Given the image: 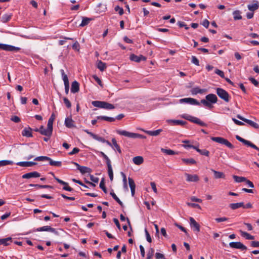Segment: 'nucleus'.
Wrapping results in <instances>:
<instances>
[{"instance_id":"nucleus-1","label":"nucleus","mask_w":259,"mask_h":259,"mask_svg":"<svg viewBox=\"0 0 259 259\" xmlns=\"http://www.w3.org/2000/svg\"><path fill=\"white\" fill-rule=\"evenodd\" d=\"M218 101V98L215 94H209L206 96L205 100L202 99L201 100V103H202L204 106L211 109L213 107L212 104H215Z\"/></svg>"},{"instance_id":"nucleus-2","label":"nucleus","mask_w":259,"mask_h":259,"mask_svg":"<svg viewBox=\"0 0 259 259\" xmlns=\"http://www.w3.org/2000/svg\"><path fill=\"white\" fill-rule=\"evenodd\" d=\"M116 132L121 136H124L125 137H127L128 138H131L133 139L136 138H140V139H145L146 137L144 135L138 134V133H131L124 130H117L116 131Z\"/></svg>"},{"instance_id":"nucleus-3","label":"nucleus","mask_w":259,"mask_h":259,"mask_svg":"<svg viewBox=\"0 0 259 259\" xmlns=\"http://www.w3.org/2000/svg\"><path fill=\"white\" fill-rule=\"evenodd\" d=\"M92 104L94 107L108 110L113 109L115 108L113 104L104 101H94L92 102Z\"/></svg>"},{"instance_id":"nucleus-4","label":"nucleus","mask_w":259,"mask_h":259,"mask_svg":"<svg viewBox=\"0 0 259 259\" xmlns=\"http://www.w3.org/2000/svg\"><path fill=\"white\" fill-rule=\"evenodd\" d=\"M211 140L214 142L226 146L230 149H233L234 146L227 139L220 137H211Z\"/></svg>"},{"instance_id":"nucleus-5","label":"nucleus","mask_w":259,"mask_h":259,"mask_svg":"<svg viewBox=\"0 0 259 259\" xmlns=\"http://www.w3.org/2000/svg\"><path fill=\"white\" fill-rule=\"evenodd\" d=\"M182 117L185 119H187L192 122L196 123L201 126H207V124L202 121H201L199 118L192 116L188 114H185L182 115Z\"/></svg>"},{"instance_id":"nucleus-6","label":"nucleus","mask_w":259,"mask_h":259,"mask_svg":"<svg viewBox=\"0 0 259 259\" xmlns=\"http://www.w3.org/2000/svg\"><path fill=\"white\" fill-rule=\"evenodd\" d=\"M216 93L218 96L224 101L226 102H229L230 97L226 91L222 88H217L216 89Z\"/></svg>"},{"instance_id":"nucleus-7","label":"nucleus","mask_w":259,"mask_h":259,"mask_svg":"<svg viewBox=\"0 0 259 259\" xmlns=\"http://www.w3.org/2000/svg\"><path fill=\"white\" fill-rule=\"evenodd\" d=\"M21 48L19 47H15L10 45L4 44H0V50H4L9 52H18L20 51Z\"/></svg>"},{"instance_id":"nucleus-8","label":"nucleus","mask_w":259,"mask_h":259,"mask_svg":"<svg viewBox=\"0 0 259 259\" xmlns=\"http://www.w3.org/2000/svg\"><path fill=\"white\" fill-rule=\"evenodd\" d=\"M50 174H51L53 177H54V179L58 182L59 183V184H61V185H64V187H63V189L65 190V191H69V192H71L73 190V189L71 188L70 187H69L68 186V184L60 179H59V178H58L57 177H56L55 175V174L52 172H50Z\"/></svg>"},{"instance_id":"nucleus-9","label":"nucleus","mask_w":259,"mask_h":259,"mask_svg":"<svg viewBox=\"0 0 259 259\" xmlns=\"http://www.w3.org/2000/svg\"><path fill=\"white\" fill-rule=\"evenodd\" d=\"M34 231H48L53 233L57 235H59V233L58 231L56 230V229L52 228L51 226H45L42 227L38 228L36 230H34L33 231V232Z\"/></svg>"},{"instance_id":"nucleus-10","label":"nucleus","mask_w":259,"mask_h":259,"mask_svg":"<svg viewBox=\"0 0 259 259\" xmlns=\"http://www.w3.org/2000/svg\"><path fill=\"white\" fill-rule=\"evenodd\" d=\"M72 163L74 164L76 167L77 169L79 170V171L82 174H84L86 173H91L92 171V170L90 167L84 166H80L78 163L75 162H72Z\"/></svg>"},{"instance_id":"nucleus-11","label":"nucleus","mask_w":259,"mask_h":259,"mask_svg":"<svg viewBox=\"0 0 259 259\" xmlns=\"http://www.w3.org/2000/svg\"><path fill=\"white\" fill-rule=\"evenodd\" d=\"M106 160V163L108 169V174L111 181H112L113 180V172L112 170V167L111 165V162L108 156L105 158Z\"/></svg>"},{"instance_id":"nucleus-12","label":"nucleus","mask_w":259,"mask_h":259,"mask_svg":"<svg viewBox=\"0 0 259 259\" xmlns=\"http://www.w3.org/2000/svg\"><path fill=\"white\" fill-rule=\"evenodd\" d=\"M106 160V163L108 169V174L111 181H112L113 180V172L112 170V167L111 165V162L108 156L105 158Z\"/></svg>"},{"instance_id":"nucleus-13","label":"nucleus","mask_w":259,"mask_h":259,"mask_svg":"<svg viewBox=\"0 0 259 259\" xmlns=\"http://www.w3.org/2000/svg\"><path fill=\"white\" fill-rule=\"evenodd\" d=\"M230 247L236 249H240L241 250H247V247L240 242H231L229 243Z\"/></svg>"},{"instance_id":"nucleus-14","label":"nucleus","mask_w":259,"mask_h":259,"mask_svg":"<svg viewBox=\"0 0 259 259\" xmlns=\"http://www.w3.org/2000/svg\"><path fill=\"white\" fill-rule=\"evenodd\" d=\"M180 103H189L191 105H199L200 103L197 101L196 99L191 98H183L180 100Z\"/></svg>"},{"instance_id":"nucleus-15","label":"nucleus","mask_w":259,"mask_h":259,"mask_svg":"<svg viewBox=\"0 0 259 259\" xmlns=\"http://www.w3.org/2000/svg\"><path fill=\"white\" fill-rule=\"evenodd\" d=\"M186 177V181L189 182H197L199 180V178L197 175H190L188 173H185Z\"/></svg>"},{"instance_id":"nucleus-16","label":"nucleus","mask_w":259,"mask_h":259,"mask_svg":"<svg viewBox=\"0 0 259 259\" xmlns=\"http://www.w3.org/2000/svg\"><path fill=\"white\" fill-rule=\"evenodd\" d=\"M190 224L193 230L197 232L200 231V225L196 222L194 218L190 217Z\"/></svg>"},{"instance_id":"nucleus-17","label":"nucleus","mask_w":259,"mask_h":259,"mask_svg":"<svg viewBox=\"0 0 259 259\" xmlns=\"http://www.w3.org/2000/svg\"><path fill=\"white\" fill-rule=\"evenodd\" d=\"M64 124L65 125L69 128H72L74 127H76L75 124V121L73 120L72 118L70 117H67L65 119L64 121Z\"/></svg>"},{"instance_id":"nucleus-18","label":"nucleus","mask_w":259,"mask_h":259,"mask_svg":"<svg viewBox=\"0 0 259 259\" xmlns=\"http://www.w3.org/2000/svg\"><path fill=\"white\" fill-rule=\"evenodd\" d=\"M130 59L131 61L136 62H140L141 60L145 61L146 60V58L143 55L137 56L134 54L130 55Z\"/></svg>"},{"instance_id":"nucleus-19","label":"nucleus","mask_w":259,"mask_h":259,"mask_svg":"<svg viewBox=\"0 0 259 259\" xmlns=\"http://www.w3.org/2000/svg\"><path fill=\"white\" fill-rule=\"evenodd\" d=\"M40 176V174L37 171H32L26 173L22 177L23 179H30L32 178H38Z\"/></svg>"},{"instance_id":"nucleus-20","label":"nucleus","mask_w":259,"mask_h":259,"mask_svg":"<svg viewBox=\"0 0 259 259\" xmlns=\"http://www.w3.org/2000/svg\"><path fill=\"white\" fill-rule=\"evenodd\" d=\"M16 164L23 167H30L36 165L37 163L33 161H21L17 162Z\"/></svg>"},{"instance_id":"nucleus-21","label":"nucleus","mask_w":259,"mask_h":259,"mask_svg":"<svg viewBox=\"0 0 259 259\" xmlns=\"http://www.w3.org/2000/svg\"><path fill=\"white\" fill-rule=\"evenodd\" d=\"M32 128L28 126V127H25L23 130L22 131V135L24 137H32Z\"/></svg>"},{"instance_id":"nucleus-22","label":"nucleus","mask_w":259,"mask_h":259,"mask_svg":"<svg viewBox=\"0 0 259 259\" xmlns=\"http://www.w3.org/2000/svg\"><path fill=\"white\" fill-rule=\"evenodd\" d=\"M128 184L131 190V194L133 196H134L135 193L136 185L134 180L130 178H128Z\"/></svg>"},{"instance_id":"nucleus-23","label":"nucleus","mask_w":259,"mask_h":259,"mask_svg":"<svg viewBox=\"0 0 259 259\" xmlns=\"http://www.w3.org/2000/svg\"><path fill=\"white\" fill-rule=\"evenodd\" d=\"M79 91V83L75 80L72 82L71 87V92L72 93H77Z\"/></svg>"},{"instance_id":"nucleus-24","label":"nucleus","mask_w":259,"mask_h":259,"mask_svg":"<svg viewBox=\"0 0 259 259\" xmlns=\"http://www.w3.org/2000/svg\"><path fill=\"white\" fill-rule=\"evenodd\" d=\"M207 92V90L205 89H201L199 87L193 88L191 90V92L192 95H197V94H203Z\"/></svg>"},{"instance_id":"nucleus-25","label":"nucleus","mask_w":259,"mask_h":259,"mask_svg":"<svg viewBox=\"0 0 259 259\" xmlns=\"http://www.w3.org/2000/svg\"><path fill=\"white\" fill-rule=\"evenodd\" d=\"M39 133L41 135L47 137H51L52 135V134L49 131H48L47 128L45 129L43 125H41L40 126Z\"/></svg>"},{"instance_id":"nucleus-26","label":"nucleus","mask_w":259,"mask_h":259,"mask_svg":"<svg viewBox=\"0 0 259 259\" xmlns=\"http://www.w3.org/2000/svg\"><path fill=\"white\" fill-rule=\"evenodd\" d=\"M253 2L254 3L253 4L247 6L248 10L252 12H254L259 8L258 2L257 1H253Z\"/></svg>"},{"instance_id":"nucleus-27","label":"nucleus","mask_w":259,"mask_h":259,"mask_svg":"<svg viewBox=\"0 0 259 259\" xmlns=\"http://www.w3.org/2000/svg\"><path fill=\"white\" fill-rule=\"evenodd\" d=\"M168 123H172V125H184L187 122L184 120L170 119L167 121Z\"/></svg>"},{"instance_id":"nucleus-28","label":"nucleus","mask_w":259,"mask_h":259,"mask_svg":"<svg viewBox=\"0 0 259 259\" xmlns=\"http://www.w3.org/2000/svg\"><path fill=\"white\" fill-rule=\"evenodd\" d=\"M211 170L214 174L215 179L225 178V175L223 172L218 171L213 169H211Z\"/></svg>"},{"instance_id":"nucleus-29","label":"nucleus","mask_w":259,"mask_h":259,"mask_svg":"<svg viewBox=\"0 0 259 259\" xmlns=\"http://www.w3.org/2000/svg\"><path fill=\"white\" fill-rule=\"evenodd\" d=\"M143 131L148 134L150 136H156L160 134V133L162 131V130L161 129H158L156 131H145L143 130Z\"/></svg>"},{"instance_id":"nucleus-30","label":"nucleus","mask_w":259,"mask_h":259,"mask_svg":"<svg viewBox=\"0 0 259 259\" xmlns=\"http://www.w3.org/2000/svg\"><path fill=\"white\" fill-rule=\"evenodd\" d=\"M12 242V238L11 237H8L6 238L0 239V245H4V246H8L10 244L9 242Z\"/></svg>"},{"instance_id":"nucleus-31","label":"nucleus","mask_w":259,"mask_h":259,"mask_svg":"<svg viewBox=\"0 0 259 259\" xmlns=\"http://www.w3.org/2000/svg\"><path fill=\"white\" fill-rule=\"evenodd\" d=\"M243 206H244V203L242 202L231 203L229 205V207L233 210L236 209L240 207H243Z\"/></svg>"},{"instance_id":"nucleus-32","label":"nucleus","mask_w":259,"mask_h":259,"mask_svg":"<svg viewBox=\"0 0 259 259\" xmlns=\"http://www.w3.org/2000/svg\"><path fill=\"white\" fill-rule=\"evenodd\" d=\"M133 161L136 165H140L144 162V159L142 156H138L133 158Z\"/></svg>"},{"instance_id":"nucleus-33","label":"nucleus","mask_w":259,"mask_h":259,"mask_svg":"<svg viewBox=\"0 0 259 259\" xmlns=\"http://www.w3.org/2000/svg\"><path fill=\"white\" fill-rule=\"evenodd\" d=\"M240 234L242 237L245 238L247 240H253L254 239V237L252 235H250L249 233L243 231L242 230L239 231Z\"/></svg>"},{"instance_id":"nucleus-34","label":"nucleus","mask_w":259,"mask_h":259,"mask_svg":"<svg viewBox=\"0 0 259 259\" xmlns=\"http://www.w3.org/2000/svg\"><path fill=\"white\" fill-rule=\"evenodd\" d=\"M47 161H49V164L52 166H55L57 167H60L62 165L61 161H54L51 158L48 157Z\"/></svg>"},{"instance_id":"nucleus-35","label":"nucleus","mask_w":259,"mask_h":259,"mask_svg":"<svg viewBox=\"0 0 259 259\" xmlns=\"http://www.w3.org/2000/svg\"><path fill=\"white\" fill-rule=\"evenodd\" d=\"M182 161L187 165L195 164L196 161L193 158H182Z\"/></svg>"},{"instance_id":"nucleus-36","label":"nucleus","mask_w":259,"mask_h":259,"mask_svg":"<svg viewBox=\"0 0 259 259\" xmlns=\"http://www.w3.org/2000/svg\"><path fill=\"white\" fill-rule=\"evenodd\" d=\"M12 16V14H5L3 15L1 17V21L3 23H6L10 21Z\"/></svg>"},{"instance_id":"nucleus-37","label":"nucleus","mask_w":259,"mask_h":259,"mask_svg":"<svg viewBox=\"0 0 259 259\" xmlns=\"http://www.w3.org/2000/svg\"><path fill=\"white\" fill-rule=\"evenodd\" d=\"M97 119H101L109 122H113L115 120V118L113 117H110L106 116H98L97 117Z\"/></svg>"},{"instance_id":"nucleus-38","label":"nucleus","mask_w":259,"mask_h":259,"mask_svg":"<svg viewBox=\"0 0 259 259\" xmlns=\"http://www.w3.org/2000/svg\"><path fill=\"white\" fill-rule=\"evenodd\" d=\"M110 194L111 195L112 198L121 206L123 207V203L120 201V200L118 198V197L114 193L113 190H112L110 192Z\"/></svg>"},{"instance_id":"nucleus-39","label":"nucleus","mask_w":259,"mask_h":259,"mask_svg":"<svg viewBox=\"0 0 259 259\" xmlns=\"http://www.w3.org/2000/svg\"><path fill=\"white\" fill-rule=\"evenodd\" d=\"M97 67L101 71H103L106 68V64L105 63L99 60L97 62Z\"/></svg>"},{"instance_id":"nucleus-40","label":"nucleus","mask_w":259,"mask_h":259,"mask_svg":"<svg viewBox=\"0 0 259 259\" xmlns=\"http://www.w3.org/2000/svg\"><path fill=\"white\" fill-rule=\"evenodd\" d=\"M161 151L163 153H164L167 155H169L178 154V152H175V151L171 150V149H164V148H161Z\"/></svg>"},{"instance_id":"nucleus-41","label":"nucleus","mask_w":259,"mask_h":259,"mask_svg":"<svg viewBox=\"0 0 259 259\" xmlns=\"http://www.w3.org/2000/svg\"><path fill=\"white\" fill-rule=\"evenodd\" d=\"M233 18L235 20H240L242 19L241 12L239 10H236L233 13Z\"/></svg>"},{"instance_id":"nucleus-42","label":"nucleus","mask_w":259,"mask_h":259,"mask_svg":"<svg viewBox=\"0 0 259 259\" xmlns=\"http://www.w3.org/2000/svg\"><path fill=\"white\" fill-rule=\"evenodd\" d=\"M60 71H61V73L62 79L64 81V84H68V83H69V80H68V76L65 73L64 70L61 69L60 70Z\"/></svg>"},{"instance_id":"nucleus-43","label":"nucleus","mask_w":259,"mask_h":259,"mask_svg":"<svg viewBox=\"0 0 259 259\" xmlns=\"http://www.w3.org/2000/svg\"><path fill=\"white\" fill-rule=\"evenodd\" d=\"M92 20V19L87 17H82V20L80 26L83 27L88 25L90 22Z\"/></svg>"},{"instance_id":"nucleus-44","label":"nucleus","mask_w":259,"mask_h":259,"mask_svg":"<svg viewBox=\"0 0 259 259\" xmlns=\"http://www.w3.org/2000/svg\"><path fill=\"white\" fill-rule=\"evenodd\" d=\"M245 122L250 125L251 126L254 127V128L257 129L259 128V125L257 123L254 122V121L251 120L247 119V120H246Z\"/></svg>"},{"instance_id":"nucleus-45","label":"nucleus","mask_w":259,"mask_h":259,"mask_svg":"<svg viewBox=\"0 0 259 259\" xmlns=\"http://www.w3.org/2000/svg\"><path fill=\"white\" fill-rule=\"evenodd\" d=\"M233 178L235 182L237 183L243 182L246 181V178L243 177H239L237 176H233Z\"/></svg>"},{"instance_id":"nucleus-46","label":"nucleus","mask_w":259,"mask_h":259,"mask_svg":"<svg viewBox=\"0 0 259 259\" xmlns=\"http://www.w3.org/2000/svg\"><path fill=\"white\" fill-rule=\"evenodd\" d=\"M100 188L105 193H107V189L105 187L104 179L103 178L100 183Z\"/></svg>"},{"instance_id":"nucleus-47","label":"nucleus","mask_w":259,"mask_h":259,"mask_svg":"<svg viewBox=\"0 0 259 259\" xmlns=\"http://www.w3.org/2000/svg\"><path fill=\"white\" fill-rule=\"evenodd\" d=\"M13 161L8 160H3L0 161V167L7 165H11L13 164Z\"/></svg>"},{"instance_id":"nucleus-48","label":"nucleus","mask_w":259,"mask_h":259,"mask_svg":"<svg viewBox=\"0 0 259 259\" xmlns=\"http://www.w3.org/2000/svg\"><path fill=\"white\" fill-rule=\"evenodd\" d=\"M120 174H121V176L122 177V181H123V183L124 188H125L126 189H127L128 188H127V185L126 177L125 175L123 172H121Z\"/></svg>"},{"instance_id":"nucleus-49","label":"nucleus","mask_w":259,"mask_h":259,"mask_svg":"<svg viewBox=\"0 0 259 259\" xmlns=\"http://www.w3.org/2000/svg\"><path fill=\"white\" fill-rule=\"evenodd\" d=\"M154 252V249L153 248H150L147 254L146 258L151 259L153 255Z\"/></svg>"},{"instance_id":"nucleus-50","label":"nucleus","mask_w":259,"mask_h":259,"mask_svg":"<svg viewBox=\"0 0 259 259\" xmlns=\"http://www.w3.org/2000/svg\"><path fill=\"white\" fill-rule=\"evenodd\" d=\"M245 145L247 146H249V147H250L257 151H259V148L257 147L256 145H255L254 144L252 143L251 142L248 141L246 143V144H245Z\"/></svg>"},{"instance_id":"nucleus-51","label":"nucleus","mask_w":259,"mask_h":259,"mask_svg":"<svg viewBox=\"0 0 259 259\" xmlns=\"http://www.w3.org/2000/svg\"><path fill=\"white\" fill-rule=\"evenodd\" d=\"M63 101L67 108H71V103L67 98H66V97L63 98Z\"/></svg>"},{"instance_id":"nucleus-52","label":"nucleus","mask_w":259,"mask_h":259,"mask_svg":"<svg viewBox=\"0 0 259 259\" xmlns=\"http://www.w3.org/2000/svg\"><path fill=\"white\" fill-rule=\"evenodd\" d=\"M53 121L48 120V124H47V129L52 134L53 133Z\"/></svg>"},{"instance_id":"nucleus-53","label":"nucleus","mask_w":259,"mask_h":259,"mask_svg":"<svg viewBox=\"0 0 259 259\" xmlns=\"http://www.w3.org/2000/svg\"><path fill=\"white\" fill-rule=\"evenodd\" d=\"M72 49L76 51H79L80 50V45L76 41L72 45Z\"/></svg>"},{"instance_id":"nucleus-54","label":"nucleus","mask_w":259,"mask_h":259,"mask_svg":"<svg viewBox=\"0 0 259 259\" xmlns=\"http://www.w3.org/2000/svg\"><path fill=\"white\" fill-rule=\"evenodd\" d=\"M48 159V157L46 156H40L38 157H36L34 158V160L35 161H45L47 160Z\"/></svg>"},{"instance_id":"nucleus-55","label":"nucleus","mask_w":259,"mask_h":259,"mask_svg":"<svg viewBox=\"0 0 259 259\" xmlns=\"http://www.w3.org/2000/svg\"><path fill=\"white\" fill-rule=\"evenodd\" d=\"M115 11L116 12H118L119 14L120 15H122L124 13V11H123V9L122 8H120L119 6H117L115 7V9H114Z\"/></svg>"},{"instance_id":"nucleus-56","label":"nucleus","mask_w":259,"mask_h":259,"mask_svg":"<svg viewBox=\"0 0 259 259\" xmlns=\"http://www.w3.org/2000/svg\"><path fill=\"white\" fill-rule=\"evenodd\" d=\"M198 152H199L200 154L205 155L206 156H208L209 154V152L206 149L198 150Z\"/></svg>"},{"instance_id":"nucleus-57","label":"nucleus","mask_w":259,"mask_h":259,"mask_svg":"<svg viewBox=\"0 0 259 259\" xmlns=\"http://www.w3.org/2000/svg\"><path fill=\"white\" fill-rule=\"evenodd\" d=\"M93 138L94 139L96 140H97V141H98L99 142H101L102 143H104L105 140L103 137H99V136H98V135H97L96 134H95V135L94 136Z\"/></svg>"},{"instance_id":"nucleus-58","label":"nucleus","mask_w":259,"mask_h":259,"mask_svg":"<svg viewBox=\"0 0 259 259\" xmlns=\"http://www.w3.org/2000/svg\"><path fill=\"white\" fill-rule=\"evenodd\" d=\"M192 63L196 65V66H199V61L198 59L195 57L193 56L192 57Z\"/></svg>"},{"instance_id":"nucleus-59","label":"nucleus","mask_w":259,"mask_h":259,"mask_svg":"<svg viewBox=\"0 0 259 259\" xmlns=\"http://www.w3.org/2000/svg\"><path fill=\"white\" fill-rule=\"evenodd\" d=\"M93 78L101 87H103V85L102 84L101 80L97 75H93Z\"/></svg>"},{"instance_id":"nucleus-60","label":"nucleus","mask_w":259,"mask_h":259,"mask_svg":"<svg viewBox=\"0 0 259 259\" xmlns=\"http://www.w3.org/2000/svg\"><path fill=\"white\" fill-rule=\"evenodd\" d=\"M249 80L253 84L255 87H258L259 84V82L257 80H256L254 78L250 77L249 78Z\"/></svg>"},{"instance_id":"nucleus-61","label":"nucleus","mask_w":259,"mask_h":259,"mask_svg":"<svg viewBox=\"0 0 259 259\" xmlns=\"http://www.w3.org/2000/svg\"><path fill=\"white\" fill-rule=\"evenodd\" d=\"M178 25L180 27H185L186 30H188L189 28V27L184 22L179 21L178 22Z\"/></svg>"},{"instance_id":"nucleus-62","label":"nucleus","mask_w":259,"mask_h":259,"mask_svg":"<svg viewBox=\"0 0 259 259\" xmlns=\"http://www.w3.org/2000/svg\"><path fill=\"white\" fill-rule=\"evenodd\" d=\"M215 73L221 76L222 78H225L224 73L222 70H220L219 69H216L215 70Z\"/></svg>"},{"instance_id":"nucleus-63","label":"nucleus","mask_w":259,"mask_h":259,"mask_svg":"<svg viewBox=\"0 0 259 259\" xmlns=\"http://www.w3.org/2000/svg\"><path fill=\"white\" fill-rule=\"evenodd\" d=\"M236 138L237 140H238L239 142L242 143L244 145H245L246 144L247 142L248 141L247 140L241 138V137H240L238 135L236 136Z\"/></svg>"},{"instance_id":"nucleus-64","label":"nucleus","mask_w":259,"mask_h":259,"mask_svg":"<svg viewBox=\"0 0 259 259\" xmlns=\"http://www.w3.org/2000/svg\"><path fill=\"white\" fill-rule=\"evenodd\" d=\"M250 246L252 247H259V241H252L250 242Z\"/></svg>"}]
</instances>
